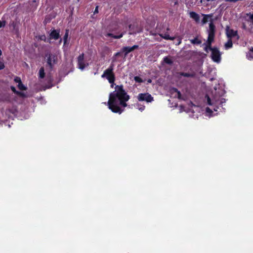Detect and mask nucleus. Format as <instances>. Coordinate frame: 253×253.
<instances>
[{"label":"nucleus","instance_id":"nucleus-1","mask_svg":"<svg viewBox=\"0 0 253 253\" xmlns=\"http://www.w3.org/2000/svg\"><path fill=\"white\" fill-rule=\"evenodd\" d=\"M129 98V96L124 89L123 86L122 85H117L115 87V90L109 95L108 102V108L113 112L120 114L123 112L124 110L122 109L119 105L123 107H126V102Z\"/></svg>","mask_w":253,"mask_h":253},{"label":"nucleus","instance_id":"nucleus-2","mask_svg":"<svg viewBox=\"0 0 253 253\" xmlns=\"http://www.w3.org/2000/svg\"><path fill=\"white\" fill-rule=\"evenodd\" d=\"M215 26L213 24V20H211V23L209 24V28L208 30V37L206 42L203 44V45H205L204 50L207 52H209V50L211 51V49H212L213 47H211V43L213 42L215 37Z\"/></svg>","mask_w":253,"mask_h":253},{"label":"nucleus","instance_id":"nucleus-3","mask_svg":"<svg viewBox=\"0 0 253 253\" xmlns=\"http://www.w3.org/2000/svg\"><path fill=\"white\" fill-rule=\"evenodd\" d=\"M45 57L47 64L50 69H52L57 63L58 57L56 54L47 52L45 54Z\"/></svg>","mask_w":253,"mask_h":253},{"label":"nucleus","instance_id":"nucleus-4","mask_svg":"<svg viewBox=\"0 0 253 253\" xmlns=\"http://www.w3.org/2000/svg\"><path fill=\"white\" fill-rule=\"evenodd\" d=\"M139 101H145L147 103H150L154 100L153 97L149 93H140L137 96Z\"/></svg>","mask_w":253,"mask_h":253},{"label":"nucleus","instance_id":"nucleus-5","mask_svg":"<svg viewBox=\"0 0 253 253\" xmlns=\"http://www.w3.org/2000/svg\"><path fill=\"white\" fill-rule=\"evenodd\" d=\"M211 57L212 60L215 62L219 63L221 60V53L217 48L213 47L211 49Z\"/></svg>","mask_w":253,"mask_h":253},{"label":"nucleus","instance_id":"nucleus-6","mask_svg":"<svg viewBox=\"0 0 253 253\" xmlns=\"http://www.w3.org/2000/svg\"><path fill=\"white\" fill-rule=\"evenodd\" d=\"M101 77L103 78H106V79H115V76L113 73L112 66H111L104 72Z\"/></svg>","mask_w":253,"mask_h":253},{"label":"nucleus","instance_id":"nucleus-7","mask_svg":"<svg viewBox=\"0 0 253 253\" xmlns=\"http://www.w3.org/2000/svg\"><path fill=\"white\" fill-rule=\"evenodd\" d=\"M77 61L79 68L81 70H84L88 65V64H86L84 62V53L81 54L78 57Z\"/></svg>","mask_w":253,"mask_h":253},{"label":"nucleus","instance_id":"nucleus-8","mask_svg":"<svg viewBox=\"0 0 253 253\" xmlns=\"http://www.w3.org/2000/svg\"><path fill=\"white\" fill-rule=\"evenodd\" d=\"M41 83L45 84V85L42 86L41 90H45L47 88H50L54 85L53 82L54 80H40Z\"/></svg>","mask_w":253,"mask_h":253},{"label":"nucleus","instance_id":"nucleus-9","mask_svg":"<svg viewBox=\"0 0 253 253\" xmlns=\"http://www.w3.org/2000/svg\"><path fill=\"white\" fill-rule=\"evenodd\" d=\"M226 34L228 38L230 39L237 36V32L231 29L228 26H227L226 28Z\"/></svg>","mask_w":253,"mask_h":253},{"label":"nucleus","instance_id":"nucleus-10","mask_svg":"<svg viewBox=\"0 0 253 253\" xmlns=\"http://www.w3.org/2000/svg\"><path fill=\"white\" fill-rule=\"evenodd\" d=\"M138 47V46L137 45H134L132 47L125 46L122 48V51L125 52V56L126 57L128 53L132 51Z\"/></svg>","mask_w":253,"mask_h":253},{"label":"nucleus","instance_id":"nucleus-11","mask_svg":"<svg viewBox=\"0 0 253 253\" xmlns=\"http://www.w3.org/2000/svg\"><path fill=\"white\" fill-rule=\"evenodd\" d=\"M173 63V57L168 56H166L164 58L163 60V64H166L169 65H171Z\"/></svg>","mask_w":253,"mask_h":253},{"label":"nucleus","instance_id":"nucleus-12","mask_svg":"<svg viewBox=\"0 0 253 253\" xmlns=\"http://www.w3.org/2000/svg\"><path fill=\"white\" fill-rule=\"evenodd\" d=\"M59 33L60 31L58 30H52L50 34V38L57 40L59 38Z\"/></svg>","mask_w":253,"mask_h":253},{"label":"nucleus","instance_id":"nucleus-13","mask_svg":"<svg viewBox=\"0 0 253 253\" xmlns=\"http://www.w3.org/2000/svg\"><path fill=\"white\" fill-rule=\"evenodd\" d=\"M203 15L204 16V18L202 20L203 24H206L208 21L209 18H210L209 20L210 22L211 20L213 21V20L211 18L213 17V14H203Z\"/></svg>","mask_w":253,"mask_h":253},{"label":"nucleus","instance_id":"nucleus-14","mask_svg":"<svg viewBox=\"0 0 253 253\" xmlns=\"http://www.w3.org/2000/svg\"><path fill=\"white\" fill-rule=\"evenodd\" d=\"M190 17L196 21L197 22H199L200 20V16L199 14L196 13L195 12L192 11L189 13Z\"/></svg>","mask_w":253,"mask_h":253},{"label":"nucleus","instance_id":"nucleus-15","mask_svg":"<svg viewBox=\"0 0 253 253\" xmlns=\"http://www.w3.org/2000/svg\"><path fill=\"white\" fill-rule=\"evenodd\" d=\"M16 83H18L17 87L21 90H25L27 89L25 86L22 83V80H14Z\"/></svg>","mask_w":253,"mask_h":253},{"label":"nucleus","instance_id":"nucleus-16","mask_svg":"<svg viewBox=\"0 0 253 253\" xmlns=\"http://www.w3.org/2000/svg\"><path fill=\"white\" fill-rule=\"evenodd\" d=\"M232 45H233V43H232V40L230 39H228V40L224 44V47H225V49H227L230 48H231L232 47Z\"/></svg>","mask_w":253,"mask_h":253},{"label":"nucleus","instance_id":"nucleus-17","mask_svg":"<svg viewBox=\"0 0 253 253\" xmlns=\"http://www.w3.org/2000/svg\"><path fill=\"white\" fill-rule=\"evenodd\" d=\"M123 35H124L123 33H121L119 36L114 35L112 33H108V34H107L106 36H107V37H113V38H114L115 39H120V38H122L123 36Z\"/></svg>","mask_w":253,"mask_h":253},{"label":"nucleus","instance_id":"nucleus-18","mask_svg":"<svg viewBox=\"0 0 253 253\" xmlns=\"http://www.w3.org/2000/svg\"><path fill=\"white\" fill-rule=\"evenodd\" d=\"M190 42L192 44H200L202 43V41L199 40L197 38H195L193 39L190 40Z\"/></svg>","mask_w":253,"mask_h":253},{"label":"nucleus","instance_id":"nucleus-19","mask_svg":"<svg viewBox=\"0 0 253 253\" xmlns=\"http://www.w3.org/2000/svg\"><path fill=\"white\" fill-rule=\"evenodd\" d=\"M160 36L164 38L165 40H173L174 38L170 37L169 35L167 34H165L164 35L163 34H161Z\"/></svg>","mask_w":253,"mask_h":253},{"label":"nucleus","instance_id":"nucleus-20","mask_svg":"<svg viewBox=\"0 0 253 253\" xmlns=\"http://www.w3.org/2000/svg\"><path fill=\"white\" fill-rule=\"evenodd\" d=\"M16 95L23 98H27L28 97V96L25 93L19 91L16 92Z\"/></svg>","mask_w":253,"mask_h":253},{"label":"nucleus","instance_id":"nucleus-21","mask_svg":"<svg viewBox=\"0 0 253 253\" xmlns=\"http://www.w3.org/2000/svg\"><path fill=\"white\" fill-rule=\"evenodd\" d=\"M68 36H69V30H66V33L64 36V37H63V40H64V44H65L67 42V39L68 38Z\"/></svg>","mask_w":253,"mask_h":253},{"label":"nucleus","instance_id":"nucleus-22","mask_svg":"<svg viewBox=\"0 0 253 253\" xmlns=\"http://www.w3.org/2000/svg\"><path fill=\"white\" fill-rule=\"evenodd\" d=\"M39 77L40 78H43L44 77V70L43 67H42L39 71Z\"/></svg>","mask_w":253,"mask_h":253},{"label":"nucleus","instance_id":"nucleus-23","mask_svg":"<svg viewBox=\"0 0 253 253\" xmlns=\"http://www.w3.org/2000/svg\"><path fill=\"white\" fill-rule=\"evenodd\" d=\"M136 106L137 109L141 112L144 111L145 108V106L144 105H141L139 103L136 104Z\"/></svg>","mask_w":253,"mask_h":253},{"label":"nucleus","instance_id":"nucleus-24","mask_svg":"<svg viewBox=\"0 0 253 253\" xmlns=\"http://www.w3.org/2000/svg\"><path fill=\"white\" fill-rule=\"evenodd\" d=\"M10 26L12 28L13 30L15 31L16 32L18 31V29L16 28V23L14 22L10 23Z\"/></svg>","mask_w":253,"mask_h":253},{"label":"nucleus","instance_id":"nucleus-25","mask_svg":"<svg viewBox=\"0 0 253 253\" xmlns=\"http://www.w3.org/2000/svg\"><path fill=\"white\" fill-rule=\"evenodd\" d=\"M252 53H253V51H249L247 55V56L248 59H252L253 58V55H252Z\"/></svg>","mask_w":253,"mask_h":253},{"label":"nucleus","instance_id":"nucleus-26","mask_svg":"<svg viewBox=\"0 0 253 253\" xmlns=\"http://www.w3.org/2000/svg\"><path fill=\"white\" fill-rule=\"evenodd\" d=\"M181 75L185 77H193V74L182 73Z\"/></svg>","mask_w":253,"mask_h":253},{"label":"nucleus","instance_id":"nucleus-27","mask_svg":"<svg viewBox=\"0 0 253 253\" xmlns=\"http://www.w3.org/2000/svg\"><path fill=\"white\" fill-rule=\"evenodd\" d=\"M173 90H174V91H175L176 92H177V97L178 98H181V93L178 90V89L176 88H173Z\"/></svg>","mask_w":253,"mask_h":253},{"label":"nucleus","instance_id":"nucleus-28","mask_svg":"<svg viewBox=\"0 0 253 253\" xmlns=\"http://www.w3.org/2000/svg\"><path fill=\"white\" fill-rule=\"evenodd\" d=\"M137 83H143L146 80H135ZM147 81V84L151 83L152 80H146Z\"/></svg>","mask_w":253,"mask_h":253},{"label":"nucleus","instance_id":"nucleus-29","mask_svg":"<svg viewBox=\"0 0 253 253\" xmlns=\"http://www.w3.org/2000/svg\"><path fill=\"white\" fill-rule=\"evenodd\" d=\"M5 25V21H0V28L3 27Z\"/></svg>","mask_w":253,"mask_h":253},{"label":"nucleus","instance_id":"nucleus-30","mask_svg":"<svg viewBox=\"0 0 253 253\" xmlns=\"http://www.w3.org/2000/svg\"><path fill=\"white\" fill-rule=\"evenodd\" d=\"M207 101H208V104L209 105H212V103H211V98H210V97L208 95H207Z\"/></svg>","mask_w":253,"mask_h":253},{"label":"nucleus","instance_id":"nucleus-31","mask_svg":"<svg viewBox=\"0 0 253 253\" xmlns=\"http://www.w3.org/2000/svg\"><path fill=\"white\" fill-rule=\"evenodd\" d=\"M11 90H12V91H13L15 94H16V92L18 91H17V90L16 89L15 87H14V86H11Z\"/></svg>","mask_w":253,"mask_h":253},{"label":"nucleus","instance_id":"nucleus-32","mask_svg":"<svg viewBox=\"0 0 253 253\" xmlns=\"http://www.w3.org/2000/svg\"><path fill=\"white\" fill-rule=\"evenodd\" d=\"M206 111L207 113H212V110L209 107H207L206 109Z\"/></svg>","mask_w":253,"mask_h":253},{"label":"nucleus","instance_id":"nucleus-33","mask_svg":"<svg viewBox=\"0 0 253 253\" xmlns=\"http://www.w3.org/2000/svg\"><path fill=\"white\" fill-rule=\"evenodd\" d=\"M108 81H109V82L111 84V87H113V86L115 84L114 81L115 80H108Z\"/></svg>","mask_w":253,"mask_h":253},{"label":"nucleus","instance_id":"nucleus-34","mask_svg":"<svg viewBox=\"0 0 253 253\" xmlns=\"http://www.w3.org/2000/svg\"><path fill=\"white\" fill-rule=\"evenodd\" d=\"M225 101H226L225 99L223 98H221V99H220V105H222V103H225Z\"/></svg>","mask_w":253,"mask_h":253},{"label":"nucleus","instance_id":"nucleus-35","mask_svg":"<svg viewBox=\"0 0 253 253\" xmlns=\"http://www.w3.org/2000/svg\"><path fill=\"white\" fill-rule=\"evenodd\" d=\"M41 39L42 40H43L44 41H46V37L45 36H42L41 37Z\"/></svg>","mask_w":253,"mask_h":253},{"label":"nucleus","instance_id":"nucleus-36","mask_svg":"<svg viewBox=\"0 0 253 253\" xmlns=\"http://www.w3.org/2000/svg\"><path fill=\"white\" fill-rule=\"evenodd\" d=\"M250 19L252 21V22L253 23V14H250Z\"/></svg>","mask_w":253,"mask_h":253},{"label":"nucleus","instance_id":"nucleus-37","mask_svg":"<svg viewBox=\"0 0 253 253\" xmlns=\"http://www.w3.org/2000/svg\"><path fill=\"white\" fill-rule=\"evenodd\" d=\"M97 12H98V6H96L94 13H97Z\"/></svg>","mask_w":253,"mask_h":253},{"label":"nucleus","instance_id":"nucleus-38","mask_svg":"<svg viewBox=\"0 0 253 253\" xmlns=\"http://www.w3.org/2000/svg\"><path fill=\"white\" fill-rule=\"evenodd\" d=\"M217 109H218V107H216L213 108V110L214 111H217Z\"/></svg>","mask_w":253,"mask_h":253},{"label":"nucleus","instance_id":"nucleus-39","mask_svg":"<svg viewBox=\"0 0 253 253\" xmlns=\"http://www.w3.org/2000/svg\"><path fill=\"white\" fill-rule=\"evenodd\" d=\"M134 79L136 80V79H141L139 77L136 76L134 78Z\"/></svg>","mask_w":253,"mask_h":253},{"label":"nucleus","instance_id":"nucleus-40","mask_svg":"<svg viewBox=\"0 0 253 253\" xmlns=\"http://www.w3.org/2000/svg\"><path fill=\"white\" fill-rule=\"evenodd\" d=\"M174 5H176L178 4V2L177 0H175L174 2Z\"/></svg>","mask_w":253,"mask_h":253},{"label":"nucleus","instance_id":"nucleus-41","mask_svg":"<svg viewBox=\"0 0 253 253\" xmlns=\"http://www.w3.org/2000/svg\"><path fill=\"white\" fill-rule=\"evenodd\" d=\"M119 54H120V53H119V52H117V53H116L115 54V56H119Z\"/></svg>","mask_w":253,"mask_h":253},{"label":"nucleus","instance_id":"nucleus-42","mask_svg":"<svg viewBox=\"0 0 253 253\" xmlns=\"http://www.w3.org/2000/svg\"><path fill=\"white\" fill-rule=\"evenodd\" d=\"M2 55V51L0 49V56Z\"/></svg>","mask_w":253,"mask_h":253},{"label":"nucleus","instance_id":"nucleus-43","mask_svg":"<svg viewBox=\"0 0 253 253\" xmlns=\"http://www.w3.org/2000/svg\"><path fill=\"white\" fill-rule=\"evenodd\" d=\"M250 51H253V47H252L251 48H250Z\"/></svg>","mask_w":253,"mask_h":253},{"label":"nucleus","instance_id":"nucleus-44","mask_svg":"<svg viewBox=\"0 0 253 253\" xmlns=\"http://www.w3.org/2000/svg\"><path fill=\"white\" fill-rule=\"evenodd\" d=\"M15 80H16V79H20L19 78H18V77H16L15 79Z\"/></svg>","mask_w":253,"mask_h":253},{"label":"nucleus","instance_id":"nucleus-45","mask_svg":"<svg viewBox=\"0 0 253 253\" xmlns=\"http://www.w3.org/2000/svg\"><path fill=\"white\" fill-rule=\"evenodd\" d=\"M129 28H130V27H131V25H129Z\"/></svg>","mask_w":253,"mask_h":253},{"label":"nucleus","instance_id":"nucleus-46","mask_svg":"<svg viewBox=\"0 0 253 253\" xmlns=\"http://www.w3.org/2000/svg\"><path fill=\"white\" fill-rule=\"evenodd\" d=\"M61 41H62V40L61 39V40H60V42H61Z\"/></svg>","mask_w":253,"mask_h":253}]
</instances>
